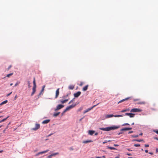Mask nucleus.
Returning <instances> with one entry per match:
<instances>
[{
  "mask_svg": "<svg viewBox=\"0 0 158 158\" xmlns=\"http://www.w3.org/2000/svg\"><path fill=\"white\" fill-rule=\"evenodd\" d=\"M119 127V126H113L112 127H107L106 128H100L99 129L103 131H109L111 130L116 129Z\"/></svg>",
  "mask_w": 158,
  "mask_h": 158,
  "instance_id": "nucleus-1",
  "label": "nucleus"
},
{
  "mask_svg": "<svg viewBox=\"0 0 158 158\" xmlns=\"http://www.w3.org/2000/svg\"><path fill=\"white\" fill-rule=\"evenodd\" d=\"M142 110L140 109L134 108L130 110L131 112H141Z\"/></svg>",
  "mask_w": 158,
  "mask_h": 158,
  "instance_id": "nucleus-2",
  "label": "nucleus"
},
{
  "mask_svg": "<svg viewBox=\"0 0 158 158\" xmlns=\"http://www.w3.org/2000/svg\"><path fill=\"white\" fill-rule=\"evenodd\" d=\"M98 104V103L97 105H94L93 106H92L91 107L87 109L86 110H84L83 112V114H85L86 113L89 112V111L90 110H91L92 109H93V108H94V107L96 106Z\"/></svg>",
  "mask_w": 158,
  "mask_h": 158,
  "instance_id": "nucleus-3",
  "label": "nucleus"
},
{
  "mask_svg": "<svg viewBox=\"0 0 158 158\" xmlns=\"http://www.w3.org/2000/svg\"><path fill=\"white\" fill-rule=\"evenodd\" d=\"M64 107V106L63 105H62L61 104H59L58 105L54 110L55 111H56L57 110H59L60 109Z\"/></svg>",
  "mask_w": 158,
  "mask_h": 158,
  "instance_id": "nucleus-4",
  "label": "nucleus"
},
{
  "mask_svg": "<svg viewBox=\"0 0 158 158\" xmlns=\"http://www.w3.org/2000/svg\"><path fill=\"white\" fill-rule=\"evenodd\" d=\"M40 127V125L39 124H36L35 127L32 128V130L34 131H36L39 129Z\"/></svg>",
  "mask_w": 158,
  "mask_h": 158,
  "instance_id": "nucleus-5",
  "label": "nucleus"
},
{
  "mask_svg": "<svg viewBox=\"0 0 158 158\" xmlns=\"http://www.w3.org/2000/svg\"><path fill=\"white\" fill-rule=\"evenodd\" d=\"M76 105L75 104H72V105L68 106L66 109L68 111L69 110L71 109L74 107L76 106Z\"/></svg>",
  "mask_w": 158,
  "mask_h": 158,
  "instance_id": "nucleus-6",
  "label": "nucleus"
},
{
  "mask_svg": "<svg viewBox=\"0 0 158 158\" xmlns=\"http://www.w3.org/2000/svg\"><path fill=\"white\" fill-rule=\"evenodd\" d=\"M81 92L80 91H78L74 94V96L75 98H78L81 95Z\"/></svg>",
  "mask_w": 158,
  "mask_h": 158,
  "instance_id": "nucleus-7",
  "label": "nucleus"
},
{
  "mask_svg": "<svg viewBox=\"0 0 158 158\" xmlns=\"http://www.w3.org/2000/svg\"><path fill=\"white\" fill-rule=\"evenodd\" d=\"M59 89H60L59 88H58L57 89V90H56V95H55V98H56L59 95Z\"/></svg>",
  "mask_w": 158,
  "mask_h": 158,
  "instance_id": "nucleus-8",
  "label": "nucleus"
},
{
  "mask_svg": "<svg viewBox=\"0 0 158 158\" xmlns=\"http://www.w3.org/2000/svg\"><path fill=\"white\" fill-rule=\"evenodd\" d=\"M48 151H49V150L48 149H47L46 150H45V151H42L41 152H38L36 154V155L37 156H38L40 154H42L44 153H45L46 152H48Z\"/></svg>",
  "mask_w": 158,
  "mask_h": 158,
  "instance_id": "nucleus-9",
  "label": "nucleus"
},
{
  "mask_svg": "<svg viewBox=\"0 0 158 158\" xmlns=\"http://www.w3.org/2000/svg\"><path fill=\"white\" fill-rule=\"evenodd\" d=\"M36 87H33L32 88V92L31 93V96H33L36 91Z\"/></svg>",
  "mask_w": 158,
  "mask_h": 158,
  "instance_id": "nucleus-10",
  "label": "nucleus"
},
{
  "mask_svg": "<svg viewBox=\"0 0 158 158\" xmlns=\"http://www.w3.org/2000/svg\"><path fill=\"white\" fill-rule=\"evenodd\" d=\"M50 119H47L43 121L42 122L43 124H46L48 123L50 121Z\"/></svg>",
  "mask_w": 158,
  "mask_h": 158,
  "instance_id": "nucleus-11",
  "label": "nucleus"
},
{
  "mask_svg": "<svg viewBox=\"0 0 158 158\" xmlns=\"http://www.w3.org/2000/svg\"><path fill=\"white\" fill-rule=\"evenodd\" d=\"M126 98L125 99H123V100H122L120 101L119 102H118V104H119L120 103H121V102H122L126 100H128L129 98Z\"/></svg>",
  "mask_w": 158,
  "mask_h": 158,
  "instance_id": "nucleus-12",
  "label": "nucleus"
},
{
  "mask_svg": "<svg viewBox=\"0 0 158 158\" xmlns=\"http://www.w3.org/2000/svg\"><path fill=\"white\" fill-rule=\"evenodd\" d=\"M114 116L113 114H108L106 116V118L112 117Z\"/></svg>",
  "mask_w": 158,
  "mask_h": 158,
  "instance_id": "nucleus-13",
  "label": "nucleus"
},
{
  "mask_svg": "<svg viewBox=\"0 0 158 158\" xmlns=\"http://www.w3.org/2000/svg\"><path fill=\"white\" fill-rule=\"evenodd\" d=\"M95 132V131L92 130H89V134L90 135H92Z\"/></svg>",
  "mask_w": 158,
  "mask_h": 158,
  "instance_id": "nucleus-14",
  "label": "nucleus"
},
{
  "mask_svg": "<svg viewBox=\"0 0 158 158\" xmlns=\"http://www.w3.org/2000/svg\"><path fill=\"white\" fill-rule=\"evenodd\" d=\"M93 141L92 140H87L85 141H84L83 142V143H88L92 142Z\"/></svg>",
  "mask_w": 158,
  "mask_h": 158,
  "instance_id": "nucleus-15",
  "label": "nucleus"
},
{
  "mask_svg": "<svg viewBox=\"0 0 158 158\" xmlns=\"http://www.w3.org/2000/svg\"><path fill=\"white\" fill-rule=\"evenodd\" d=\"M33 83V87H36V84L35 81V77H34Z\"/></svg>",
  "mask_w": 158,
  "mask_h": 158,
  "instance_id": "nucleus-16",
  "label": "nucleus"
},
{
  "mask_svg": "<svg viewBox=\"0 0 158 158\" xmlns=\"http://www.w3.org/2000/svg\"><path fill=\"white\" fill-rule=\"evenodd\" d=\"M74 88V86L73 85H71L69 86V89H70L72 90Z\"/></svg>",
  "mask_w": 158,
  "mask_h": 158,
  "instance_id": "nucleus-17",
  "label": "nucleus"
},
{
  "mask_svg": "<svg viewBox=\"0 0 158 158\" xmlns=\"http://www.w3.org/2000/svg\"><path fill=\"white\" fill-rule=\"evenodd\" d=\"M88 87V85H86L83 88V91H86Z\"/></svg>",
  "mask_w": 158,
  "mask_h": 158,
  "instance_id": "nucleus-18",
  "label": "nucleus"
},
{
  "mask_svg": "<svg viewBox=\"0 0 158 158\" xmlns=\"http://www.w3.org/2000/svg\"><path fill=\"white\" fill-rule=\"evenodd\" d=\"M7 102H8V101L7 100H5V101H3V102H2V103H1L0 104V105L1 106L4 104H6V103H7Z\"/></svg>",
  "mask_w": 158,
  "mask_h": 158,
  "instance_id": "nucleus-19",
  "label": "nucleus"
},
{
  "mask_svg": "<svg viewBox=\"0 0 158 158\" xmlns=\"http://www.w3.org/2000/svg\"><path fill=\"white\" fill-rule=\"evenodd\" d=\"M9 116H7L6 118H4L0 121V123H2L4 121H6L9 117Z\"/></svg>",
  "mask_w": 158,
  "mask_h": 158,
  "instance_id": "nucleus-20",
  "label": "nucleus"
},
{
  "mask_svg": "<svg viewBox=\"0 0 158 158\" xmlns=\"http://www.w3.org/2000/svg\"><path fill=\"white\" fill-rule=\"evenodd\" d=\"M68 100V99H65V100H60V102L62 103H64L65 102H67Z\"/></svg>",
  "mask_w": 158,
  "mask_h": 158,
  "instance_id": "nucleus-21",
  "label": "nucleus"
},
{
  "mask_svg": "<svg viewBox=\"0 0 158 158\" xmlns=\"http://www.w3.org/2000/svg\"><path fill=\"white\" fill-rule=\"evenodd\" d=\"M60 112H58L56 113H54L53 114V116L54 117H56V116H57L59 114H60Z\"/></svg>",
  "mask_w": 158,
  "mask_h": 158,
  "instance_id": "nucleus-22",
  "label": "nucleus"
},
{
  "mask_svg": "<svg viewBox=\"0 0 158 158\" xmlns=\"http://www.w3.org/2000/svg\"><path fill=\"white\" fill-rule=\"evenodd\" d=\"M59 154V153L58 152H56V153L52 154L51 155H51V156L52 157L53 156H54L56 155H58Z\"/></svg>",
  "mask_w": 158,
  "mask_h": 158,
  "instance_id": "nucleus-23",
  "label": "nucleus"
},
{
  "mask_svg": "<svg viewBox=\"0 0 158 158\" xmlns=\"http://www.w3.org/2000/svg\"><path fill=\"white\" fill-rule=\"evenodd\" d=\"M127 130H128V128L126 127V128H124L121 129L120 130V131H127Z\"/></svg>",
  "mask_w": 158,
  "mask_h": 158,
  "instance_id": "nucleus-24",
  "label": "nucleus"
},
{
  "mask_svg": "<svg viewBox=\"0 0 158 158\" xmlns=\"http://www.w3.org/2000/svg\"><path fill=\"white\" fill-rule=\"evenodd\" d=\"M135 114L133 113H130V115H129V117L130 118H132L134 117Z\"/></svg>",
  "mask_w": 158,
  "mask_h": 158,
  "instance_id": "nucleus-25",
  "label": "nucleus"
},
{
  "mask_svg": "<svg viewBox=\"0 0 158 158\" xmlns=\"http://www.w3.org/2000/svg\"><path fill=\"white\" fill-rule=\"evenodd\" d=\"M129 109H124V110H123L121 111L120 112H124L128 111H129Z\"/></svg>",
  "mask_w": 158,
  "mask_h": 158,
  "instance_id": "nucleus-26",
  "label": "nucleus"
},
{
  "mask_svg": "<svg viewBox=\"0 0 158 158\" xmlns=\"http://www.w3.org/2000/svg\"><path fill=\"white\" fill-rule=\"evenodd\" d=\"M123 115H114V116L115 117H123Z\"/></svg>",
  "mask_w": 158,
  "mask_h": 158,
  "instance_id": "nucleus-27",
  "label": "nucleus"
},
{
  "mask_svg": "<svg viewBox=\"0 0 158 158\" xmlns=\"http://www.w3.org/2000/svg\"><path fill=\"white\" fill-rule=\"evenodd\" d=\"M108 148L111 150H115L116 149L115 148L112 147H109Z\"/></svg>",
  "mask_w": 158,
  "mask_h": 158,
  "instance_id": "nucleus-28",
  "label": "nucleus"
},
{
  "mask_svg": "<svg viewBox=\"0 0 158 158\" xmlns=\"http://www.w3.org/2000/svg\"><path fill=\"white\" fill-rule=\"evenodd\" d=\"M134 141L139 142H140L143 141V139H135V140H134Z\"/></svg>",
  "mask_w": 158,
  "mask_h": 158,
  "instance_id": "nucleus-29",
  "label": "nucleus"
},
{
  "mask_svg": "<svg viewBox=\"0 0 158 158\" xmlns=\"http://www.w3.org/2000/svg\"><path fill=\"white\" fill-rule=\"evenodd\" d=\"M74 101V98H73L72 100H71L69 102L68 104H69L73 102Z\"/></svg>",
  "mask_w": 158,
  "mask_h": 158,
  "instance_id": "nucleus-30",
  "label": "nucleus"
},
{
  "mask_svg": "<svg viewBox=\"0 0 158 158\" xmlns=\"http://www.w3.org/2000/svg\"><path fill=\"white\" fill-rule=\"evenodd\" d=\"M13 74V73H10V74H8L7 75L6 77H9L10 76L12 75Z\"/></svg>",
  "mask_w": 158,
  "mask_h": 158,
  "instance_id": "nucleus-31",
  "label": "nucleus"
},
{
  "mask_svg": "<svg viewBox=\"0 0 158 158\" xmlns=\"http://www.w3.org/2000/svg\"><path fill=\"white\" fill-rule=\"evenodd\" d=\"M27 83L28 85V87L29 88H30L31 87V86L30 85L31 83H30V81H27Z\"/></svg>",
  "mask_w": 158,
  "mask_h": 158,
  "instance_id": "nucleus-32",
  "label": "nucleus"
},
{
  "mask_svg": "<svg viewBox=\"0 0 158 158\" xmlns=\"http://www.w3.org/2000/svg\"><path fill=\"white\" fill-rule=\"evenodd\" d=\"M139 136V135H131V136L133 138H137V137H138Z\"/></svg>",
  "mask_w": 158,
  "mask_h": 158,
  "instance_id": "nucleus-33",
  "label": "nucleus"
},
{
  "mask_svg": "<svg viewBox=\"0 0 158 158\" xmlns=\"http://www.w3.org/2000/svg\"><path fill=\"white\" fill-rule=\"evenodd\" d=\"M68 110H67L66 109H65L62 113L61 114L62 115H63Z\"/></svg>",
  "mask_w": 158,
  "mask_h": 158,
  "instance_id": "nucleus-34",
  "label": "nucleus"
},
{
  "mask_svg": "<svg viewBox=\"0 0 158 158\" xmlns=\"http://www.w3.org/2000/svg\"><path fill=\"white\" fill-rule=\"evenodd\" d=\"M153 131L156 133V134H158V130H153Z\"/></svg>",
  "mask_w": 158,
  "mask_h": 158,
  "instance_id": "nucleus-35",
  "label": "nucleus"
},
{
  "mask_svg": "<svg viewBox=\"0 0 158 158\" xmlns=\"http://www.w3.org/2000/svg\"><path fill=\"white\" fill-rule=\"evenodd\" d=\"M134 146L135 147H139L140 146V144H135L134 145Z\"/></svg>",
  "mask_w": 158,
  "mask_h": 158,
  "instance_id": "nucleus-36",
  "label": "nucleus"
},
{
  "mask_svg": "<svg viewBox=\"0 0 158 158\" xmlns=\"http://www.w3.org/2000/svg\"><path fill=\"white\" fill-rule=\"evenodd\" d=\"M69 149L70 151H72L74 150V149H73V147H70L69 148Z\"/></svg>",
  "mask_w": 158,
  "mask_h": 158,
  "instance_id": "nucleus-37",
  "label": "nucleus"
},
{
  "mask_svg": "<svg viewBox=\"0 0 158 158\" xmlns=\"http://www.w3.org/2000/svg\"><path fill=\"white\" fill-rule=\"evenodd\" d=\"M145 103L144 102H140L139 103V104H145Z\"/></svg>",
  "mask_w": 158,
  "mask_h": 158,
  "instance_id": "nucleus-38",
  "label": "nucleus"
},
{
  "mask_svg": "<svg viewBox=\"0 0 158 158\" xmlns=\"http://www.w3.org/2000/svg\"><path fill=\"white\" fill-rule=\"evenodd\" d=\"M19 83H20V82H17L15 84V86H16L18 85Z\"/></svg>",
  "mask_w": 158,
  "mask_h": 158,
  "instance_id": "nucleus-39",
  "label": "nucleus"
},
{
  "mask_svg": "<svg viewBox=\"0 0 158 158\" xmlns=\"http://www.w3.org/2000/svg\"><path fill=\"white\" fill-rule=\"evenodd\" d=\"M130 113H125V115L129 116V115H130Z\"/></svg>",
  "mask_w": 158,
  "mask_h": 158,
  "instance_id": "nucleus-40",
  "label": "nucleus"
},
{
  "mask_svg": "<svg viewBox=\"0 0 158 158\" xmlns=\"http://www.w3.org/2000/svg\"><path fill=\"white\" fill-rule=\"evenodd\" d=\"M129 124L128 123H125L123 124L122 125L123 126H125V125H129Z\"/></svg>",
  "mask_w": 158,
  "mask_h": 158,
  "instance_id": "nucleus-41",
  "label": "nucleus"
},
{
  "mask_svg": "<svg viewBox=\"0 0 158 158\" xmlns=\"http://www.w3.org/2000/svg\"><path fill=\"white\" fill-rule=\"evenodd\" d=\"M126 155H128V156H131L132 155L131 154V153H126Z\"/></svg>",
  "mask_w": 158,
  "mask_h": 158,
  "instance_id": "nucleus-42",
  "label": "nucleus"
},
{
  "mask_svg": "<svg viewBox=\"0 0 158 158\" xmlns=\"http://www.w3.org/2000/svg\"><path fill=\"white\" fill-rule=\"evenodd\" d=\"M144 146L145 147H148L149 146L148 144H145Z\"/></svg>",
  "mask_w": 158,
  "mask_h": 158,
  "instance_id": "nucleus-43",
  "label": "nucleus"
},
{
  "mask_svg": "<svg viewBox=\"0 0 158 158\" xmlns=\"http://www.w3.org/2000/svg\"><path fill=\"white\" fill-rule=\"evenodd\" d=\"M12 93V92H11L10 93L8 94H7V95H6V96H9L11 93Z\"/></svg>",
  "mask_w": 158,
  "mask_h": 158,
  "instance_id": "nucleus-44",
  "label": "nucleus"
},
{
  "mask_svg": "<svg viewBox=\"0 0 158 158\" xmlns=\"http://www.w3.org/2000/svg\"><path fill=\"white\" fill-rule=\"evenodd\" d=\"M83 84V83L82 82H81L80 84V86H81Z\"/></svg>",
  "mask_w": 158,
  "mask_h": 158,
  "instance_id": "nucleus-45",
  "label": "nucleus"
},
{
  "mask_svg": "<svg viewBox=\"0 0 158 158\" xmlns=\"http://www.w3.org/2000/svg\"><path fill=\"white\" fill-rule=\"evenodd\" d=\"M107 141L105 140L104 142H103L102 143L103 144H104V143H107Z\"/></svg>",
  "mask_w": 158,
  "mask_h": 158,
  "instance_id": "nucleus-46",
  "label": "nucleus"
},
{
  "mask_svg": "<svg viewBox=\"0 0 158 158\" xmlns=\"http://www.w3.org/2000/svg\"><path fill=\"white\" fill-rule=\"evenodd\" d=\"M158 152V148H156V152L157 153Z\"/></svg>",
  "mask_w": 158,
  "mask_h": 158,
  "instance_id": "nucleus-47",
  "label": "nucleus"
},
{
  "mask_svg": "<svg viewBox=\"0 0 158 158\" xmlns=\"http://www.w3.org/2000/svg\"><path fill=\"white\" fill-rule=\"evenodd\" d=\"M114 146L115 147H117L118 146V145L117 144H114Z\"/></svg>",
  "mask_w": 158,
  "mask_h": 158,
  "instance_id": "nucleus-48",
  "label": "nucleus"
},
{
  "mask_svg": "<svg viewBox=\"0 0 158 158\" xmlns=\"http://www.w3.org/2000/svg\"><path fill=\"white\" fill-rule=\"evenodd\" d=\"M132 129V128L131 127H128V130H131Z\"/></svg>",
  "mask_w": 158,
  "mask_h": 158,
  "instance_id": "nucleus-49",
  "label": "nucleus"
},
{
  "mask_svg": "<svg viewBox=\"0 0 158 158\" xmlns=\"http://www.w3.org/2000/svg\"><path fill=\"white\" fill-rule=\"evenodd\" d=\"M133 131H129V132H128V134H131V133H133Z\"/></svg>",
  "mask_w": 158,
  "mask_h": 158,
  "instance_id": "nucleus-50",
  "label": "nucleus"
},
{
  "mask_svg": "<svg viewBox=\"0 0 158 158\" xmlns=\"http://www.w3.org/2000/svg\"><path fill=\"white\" fill-rule=\"evenodd\" d=\"M53 134V133H51L50 134H49L48 136V137H49L50 136H51Z\"/></svg>",
  "mask_w": 158,
  "mask_h": 158,
  "instance_id": "nucleus-51",
  "label": "nucleus"
},
{
  "mask_svg": "<svg viewBox=\"0 0 158 158\" xmlns=\"http://www.w3.org/2000/svg\"><path fill=\"white\" fill-rule=\"evenodd\" d=\"M149 154H151V155H153V153L152 152H149Z\"/></svg>",
  "mask_w": 158,
  "mask_h": 158,
  "instance_id": "nucleus-52",
  "label": "nucleus"
},
{
  "mask_svg": "<svg viewBox=\"0 0 158 158\" xmlns=\"http://www.w3.org/2000/svg\"><path fill=\"white\" fill-rule=\"evenodd\" d=\"M48 158H52V156H51V155H50L49 156H48Z\"/></svg>",
  "mask_w": 158,
  "mask_h": 158,
  "instance_id": "nucleus-53",
  "label": "nucleus"
},
{
  "mask_svg": "<svg viewBox=\"0 0 158 158\" xmlns=\"http://www.w3.org/2000/svg\"><path fill=\"white\" fill-rule=\"evenodd\" d=\"M11 65H10L8 67V69H10L11 68Z\"/></svg>",
  "mask_w": 158,
  "mask_h": 158,
  "instance_id": "nucleus-54",
  "label": "nucleus"
},
{
  "mask_svg": "<svg viewBox=\"0 0 158 158\" xmlns=\"http://www.w3.org/2000/svg\"><path fill=\"white\" fill-rule=\"evenodd\" d=\"M45 85H43V87H42V89H44V88H45Z\"/></svg>",
  "mask_w": 158,
  "mask_h": 158,
  "instance_id": "nucleus-55",
  "label": "nucleus"
},
{
  "mask_svg": "<svg viewBox=\"0 0 158 158\" xmlns=\"http://www.w3.org/2000/svg\"><path fill=\"white\" fill-rule=\"evenodd\" d=\"M128 151H132V150H131L130 149H129V148H128L127 149Z\"/></svg>",
  "mask_w": 158,
  "mask_h": 158,
  "instance_id": "nucleus-56",
  "label": "nucleus"
},
{
  "mask_svg": "<svg viewBox=\"0 0 158 158\" xmlns=\"http://www.w3.org/2000/svg\"><path fill=\"white\" fill-rule=\"evenodd\" d=\"M96 158H102V157L99 156H96Z\"/></svg>",
  "mask_w": 158,
  "mask_h": 158,
  "instance_id": "nucleus-57",
  "label": "nucleus"
},
{
  "mask_svg": "<svg viewBox=\"0 0 158 158\" xmlns=\"http://www.w3.org/2000/svg\"><path fill=\"white\" fill-rule=\"evenodd\" d=\"M44 90V89H42L41 90V92H42Z\"/></svg>",
  "mask_w": 158,
  "mask_h": 158,
  "instance_id": "nucleus-58",
  "label": "nucleus"
},
{
  "mask_svg": "<svg viewBox=\"0 0 158 158\" xmlns=\"http://www.w3.org/2000/svg\"><path fill=\"white\" fill-rule=\"evenodd\" d=\"M123 133L122 132H119L118 134V135H120V134H122Z\"/></svg>",
  "mask_w": 158,
  "mask_h": 158,
  "instance_id": "nucleus-59",
  "label": "nucleus"
},
{
  "mask_svg": "<svg viewBox=\"0 0 158 158\" xmlns=\"http://www.w3.org/2000/svg\"><path fill=\"white\" fill-rule=\"evenodd\" d=\"M154 139L158 140V138H157V137L154 138Z\"/></svg>",
  "mask_w": 158,
  "mask_h": 158,
  "instance_id": "nucleus-60",
  "label": "nucleus"
},
{
  "mask_svg": "<svg viewBox=\"0 0 158 158\" xmlns=\"http://www.w3.org/2000/svg\"><path fill=\"white\" fill-rule=\"evenodd\" d=\"M145 152L146 153H147L148 152V150H145Z\"/></svg>",
  "mask_w": 158,
  "mask_h": 158,
  "instance_id": "nucleus-61",
  "label": "nucleus"
},
{
  "mask_svg": "<svg viewBox=\"0 0 158 158\" xmlns=\"http://www.w3.org/2000/svg\"><path fill=\"white\" fill-rule=\"evenodd\" d=\"M98 134V133L97 132H96V133L95 134V135H97Z\"/></svg>",
  "mask_w": 158,
  "mask_h": 158,
  "instance_id": "nucleus-62",
  "label": "nucleus"
},
{
  "mask_svg": "<svg viewBox=\"0 0 158 158\" xmlns=\"http://www.w3.org/2000/svg\"><path fill=\"white\" fill-rule=\"evenodd\" d=\"M143 135V133H141L139 135H139Z\"/></svg>",
  "mask_w": 158,
  "mask_h": 158,
  "instance_id": "nucleus-63",
  "label": "nucleus"
},
{
  "mask_svg": "<svg viewBox=\"0 0 158 158\" xmlns=\"http://www.w3.org/2000/svg\"><path fill=\"white\" fill-rule=\"evenodd\" d=\"M3 152V150H1V151H0V153L2 152Z\"/></svg>",
  "mask_w": 158,
  "mask_h": 158,
  "instance_id": "nucleus-64",
  "label": "nucleus"
}]
</instances>
